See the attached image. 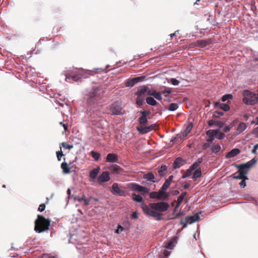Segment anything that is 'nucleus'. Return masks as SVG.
<instances>
[{
	"mask_svg": "<svg viewBox=\"0 0 258 258\" xmlns=\"http://www.w3.org/2000/svg\"><path fill=\"white\" fill-rule=\"evenodd\" d=\"M141 207L144 214L160 221L161 219V217L163 215L160 212L166 211L169 208V205L167 203L160 202L156 203H150L148 205L143 204Z\"/></svg>",
	"mask_w": 258,
	"mask_h": 258,
	"instance_id": "f257e3e1",
	"label": "nucleus"
},
{
	"mask_svg": "<svg viewBox=\"0 0 258 258\" xmlns=\"http://www.w3.org/2000/svg\"><path fill=\"white\" fill-rule=\"evenodd\" d=\"M149 114H142L141 117L139 118L140 125L137 126V130L142 135L146 134L150 131L155 130V124H152L148 125V121L147 115Z\"/></svg>",
	"mask_w": 258,
	"mask_h": 258,
	"instance_id": "f03ea898",
	"label": "nucleus"
},
{
	"mask_svg": "<svg viewBox=\"0 0 258 258\" xmlns=\"http://www.w3.org/2000/svg\"><path fill=\"white\" fill-rule=\"evenodd\" d=\"M51 221L45 218L44 216L38 215L37 218L35 221L34 230L37 233L43 232L49 229Z\"/></svg>",
	"mask_w": 258,
	"mask_h": 258,
	"instance_id": "7ed1b4c3",
	"label": "nucleus"
},
{
	"mask_svg": "<svg viewBox=\"0 0 258 258\" xmlns=\"http://www.w3.org/2000/svg\"><path fill=\"white\" fill-rule=\"evenodd\" d=\"M243 103L246 105H254L258 102L256 94L248 90L242 92Z\"/></svg>",
	"mask_w": 258,
	"mask_h": 258,
	"instance_id": "20e7f679",
	"label": "nucleus"
},
{
	"mask_svg": "<svg viewBox=\"0 0 258 258\" xmlns=\"http://www.w3.org/2000/svg\"><path fill=\"white\" fill-rule=\"evenodd\" d=\"M200 219V216L198 214L194 216H187L185 218L184 220H181L180 222V224L183 226L182 228L187 226V224H191L196 221H198Z\"/></svg>",
	"mask_w": 258,
	"mask_h": 258,
	"instance_id": "39448f33",
	"label": "nucleus"
},
{
	"mask_svg": "<svg viewBox=\"0 0 258 258\" xmlns=\"http://www.w3.org/2000/svg\"><path fill=\"white\" fill-rule=\"evenodd\" d=\"M128 187L131 190L138 191L142 194H148L150 191V189L146 187L142 186L136 183H131L128 185Z\"/></svg>",
	"mask_w": 258,
	"mask_h": 258,
	"instance_id": "423d86ee",
	"label": "nucleus"
},
{
	"mask_svg": "<svg viewBox=\"0 0 258 258\" xmlns=\"http://www.w3.org/2000/svg\"><path fill=\"white\" fill-rule=\"evenodd\" d=\"M252 163L248 162L245 164H242L237 166L238 168V172L241 173V174L246 175L247 173L248 169L252 166Z\"/></svg>",
	"mask_w": 258,
	"mask_h": 258,
	"instance_id": "0eeeda50",
	"label": "nucleus"
},
{
	"mask_svg": "<svg viewBox=\"0 0 258 258\" xmlns=\"http://www.w3.org/2000/svg\"><path fill=\"white\" fill-rule=\"evenodd\" d=\"M111 191L113 195L120 196H124L125 195V191L120 189L117 183H114L112 184Z\"/></svg>",
	"mask_w": 258,
	"mask_h": 258,
	"instance_id": "6e6552de",
	"label": "nucleus"
},
{
	"mask_svg": "<svg viewBox=\"0 0 258 258\" xmlns=\"http://www.w3.org/2000/svg\"><path fill=\"white\" fill-rule=\"evenodd\" d=\"M219 133V130H209L206 132V135L209 138L207 140V142L212 143L214 140V137Z\"/></svg>",
	"mask_w": 258,
	"mask_h": 258,
	"instance_id": "1a4fd4ad",
	"label": "nucleus"
},
{
	"mask_svg": "<svg viewBox=\"0 0 258 258\" xmlns=\"http://www.w3.org/2000/svg\"><path fill=\"white\" fill-rule=\"evenodd\" d=\"M98 90L99 89L97 87H92L91 91L89 93V95L87 101L88 103L90 104L92 102H93L94 103L95 100H96V97Z\"/></svg>",
	"mask_w": 258,
	"mask_h": 258,
	"instance_id": "9d476101",
	"label": "nucleus"
},
{
	"mask_svg": "<svg viewBox=\"0 0 258 258\" xmlns=\"http://www.w3.org/2000/svg\"><path fill=\"white\" fill-rule=\"evenodd\" d=\"M110 179L109 173L108 171L103 172L97 178L98 182H105L108 181Z\"/></svg>",
	"mask_w": 258,
	"mask_h": 258,
	"instance_id": "9b49d317",
	"label": "nucleus"
},
{
	"mask_svg": "<svg viewBox=\"0 0 258 258\" xmlns=\"http://www.w3.org/2000/svg\"><path fill=\"white\" fill-rule=\"evenodd\" d=\"M147 94L149 96H153L155 98L159 101L162 99V93L160 92H157L155 90L148 91Z\"/></svg>",
	"mask_w": 258,
	"mask_h": 258,
	"instance_id": "f8f14e48",
	"label": "nucleus"
},
{
	"mask_svg": "<svg viewBox=\"0 0 258 258\" xmlns=\"http://www.w3.org/2000/svg\"><path fill=\"white\" fill-rule=\"evenodd\" d=\"M53 101L57 104H58L59 106L62 107H66L68 109V111H71V108L69 106V105L64 101V100L62 98L57 99V97L54 98Z\"/></svg>",
	"mask_w": 258,
	"mask_h": 258,
	"instance_id": "ddd939ff",
	"label": "nucleus"
},
{
	"mask_svg": "<svg viewBox=\"0 0 258 258\" xmlns=\"http://www.w3.org/2000/svg\"><path fill=\"white\" fill-rule=\"evenodd\" d=\"M111 113H121V107L119 102H114L110 107Z\"/></svg>",
	"mask_w": 258,
	"mask_h": 258,
	"instance_id": "4468645a",
	"label": "nucleus"
},
{
	"mask_svg": "<svg viewBox=\"0 0 258 258\" xmlns=\"http://www.w3.org/2000/svg\"><path fill=\"white\" fill-rule=\"evenodd\" d=\"M186 195L187 192L186 191H184L182 192L180 196H179L178 197L176 201V208H178L184 200L185 201L186 203L188 202V200L184 198L185 196Z\"/></svg>",
	"mask_w": 258,
	"mask_h": 258,
	"instance_id": "2eb2a0df",
	"label": "nucleus"
},
{
	"mask_svg": "<svg viewBox=\"0 0 258 258\" xmlns=\"http://www.w3.org/2000/svg\"><path fill=\"white\" fill-rule=\"evenodd\" d=\"M185 162L181 158L178 157L174 161V169L179 168L185 164Z\"/></svg>",
	"mask_w": 258,
	"mask_h": 258,
	"instance_id": "dca6fc26",
	"label": "nucleus"
},
{
	"mask_svg": "<svg viewBox=\"0 0 258 258\" xmlns=\"http://www.w3.org/2000/svg\"><path fill=\"white\" fill-rule=\"evenodd\" d=\"M118 160V157L116 154L113 153H109L106 156V161L108 162L114 163L117 162Z\"/></svg>",
	"mask_w": 258,
	"mask_h": 258,
	"instance_id": "f3484780",
	"label": "nucleus"
},
{
	"mask_svg": "<svg viewBox=\"0 0 258 258\" xmlns=\"http://www.w3.org/2000/svg\"><path fill=\"white\" fill-rule=\"evenodd\" d=\"M148 87L146 86H142L138 89L136 93L137 96H144L146 93H148Z\"/></svg>",
	"mask_w": 258,
	"mask_h": 258,
	"instance_id": "a211bd4d",
	"label": "nucleus"
},
{
	"mask_svg": "<svg viewBox=\"0 0 258 258\" xmlns=\"http://www.w3.org/2000/svg\"><path fill=\"white\" fill-rule=\"evenodd\" d=\"M208 124L209 126H212L214 125L217 126H219V127H221L223 125V123L221 121L211 119L209 120Z\"/></svg>",
	"mask_w": 258,
	"mask_h": 258,
	"instance_id": "6ab92c4d",
	"label": "nucleus"
},
{
	"mask_svg": "<svg viewBox=\"0 0 258 258\" xmlns=\"http://www.w3.org/2000/svg\"><path fill=\"white\" fill-rule=\"evenodd\" d=\"M100 167H98L97 168L93 169L90 172L89 176L91 178L93 179H95L99 172Z\"/></svg>",
	"mask_w": 258,
	"mask_h": 258,
	"instance_id": "aec40b11",
	"label": "nucleus"
},
{
	"mask_svg": "<svg viewBox=\"0 0 258 258\" xmlns=\"http://www.w3.org/2000/svg\"><path fill=\"white\" fill-rule=\"evenodd\" d=\"M239 153L240 150L238 149H233L227 154L226 157L228 158H232L236 156Z\"/></svg>",
	"mask_w": 258,
	"mask_h": 258,
	"instance_id": "412c9836",
	"label": "nucleus"
},
{
	"mask_svg": "<svg viewBox=\"0 0 258 258\" xmlns=\"http://www.w3.org/2000/svg\"><path fill=\"white\" fill-rule=\"evenodd\" d=\"M176 242V238L174 237L165 243V247L168 249H172L174 247V243Z\"/></svg>",
	"mask_w": 258,
	"mask_h": 258,
	"instance_id": "4be33fe9",
	"label": "nucleus"
},
{
	"mask_svg": "<svg viewBox=\"0 0 258 258\" xmlns=\"http://www.w3.org/2000/svg\"><path fill=\"white\" fill-rule=\"evenodd\" d=\"M110 170L115 173H120L122 171V168L116 164L112 165L110 167Z\"/></svg>",
	"mask_w": 258,
	"mask_h": 258,
	"instance_id": "5701e85b",
	"label": "nucleus"
},
{
	"mask_svg": "<svg viewBox=\"0 0 258 258\" xmlns=\"http://www.w3.org/2000/svg\"><path fill=\"white\" fill-rule=\"evenodd\" d=\"M246 127L247 125L245 123H240L237 128V134H239L243 132L246 128Z\"/></svg>",
	"mask_w": 258,
	"mask_h": 258,
	"instance_id": "b1692460",
	"label": "nucleus"
},
{
	"mask_svg": "<svg viewBox=\"0 0 258 258\" xmlns=\"http://www.w3.org/2000/svg\"><path fill=\"white\" fill-rule=\"evenodd\" d=\"M61 168L62 169L63 173L64 174H67L71 172L70 168L66 162H62L61 163Z\"/></svg>",
	"mask_w": 258,
	"mask_h": 258,
	"instance_id": "393cba45",
	"label": "nucleus"
},
{
	"mask_svg": "<svg viewBox=\"0 0 258 258\" xmlns=\"http://www.w3.org/2000/svg\"><path fill=\"white\" fill-rule=\"evenodd\" d=\"M146 100L147 103L151 106H156L158 104L157 102L155 100V99L151 96L147 97L146 99Z\"/></svg>",
	"mask_w": 258,
	"mask_h": 258,
	"instance_id": "a878e982",
	"label": "nucleus"
},
{
	"mask_svg": "<svg viewBox=\"0 0 258 258\" xmlns=\"http://www.w3.org/2000/svg\"><path fill=\"white\" fill-rule=\"evenodd\" d=\"M136 80L135 78L128 79L125 83V87H132L136 84Z\"/></svg>",
	"mask_w": 258,
	"mask_h": 258,
	"instance_id": "bb28decb",
	"label": "nucleus"
},
{
	"mask_svg": "<svg viewBox=\"0 0 258 258\" xmlns=\"http://www.w3.org/2000/svg\"><path fill=\"white\" fill-rule=\"evenodd\" d=\"M144 178L148 180L151 181L152 182H155L154 180L155 176L153 173L149 172L147 174L144 175Z\"/></svg>",
	"mask_w": 258,
	"mask_h": 258,
	"instance_id": "cd10ccee",
	"label": "nucleus"
},
{
	"mask_svg": "<svg viewBox=\"0 0 258 258\" xmlns=\"http://www.w3.org/2000/svg\"><path fill=\"white\" fill-rule=\"evenodd\" d=\"M209 44V40H199L197 41V45L201 47H205Z\"/></svg>",
	"mask_w": 258,
	"mask_h": 258,
	"instance_id": "c85d7f7f",
	"label": "nucleus"
},
{
	"mask_svg": "<svg viewBox=\"0 0 258 258\" xmlns=\"http://www.w3.org/2000/svg\"><path fill=\"white\" fill-rule=\"evenodd\" d=\"M193 127V123L192 122H190L188 125L187 126L186 129L183 133V136L186 137L191 131L192 128Z\"/></svg>",
	"mask_w": 258,
	"mask_h": 258,
	"instance_id": "c756f323",
	"label": "nucleus"
},
{
	"mask_svg": "<svg viewBox=\"0 0 258 258\" xmlns=\"http://www.w3.org/2000/svg\"><path fill=\"white\" fill-rule=\"evenodd\" d=\"M132 198L134 201L138 202V203H143V204H144L143 202V198L140 195H138L136 194H132Z\"/></svg>",
	"mask_w": 258,
	"mask_h": 258,
	"instance_id": "7c9ffc66",
	"label": "nucleus"
},
{
	"mask_svg": "<svg viewBox=\"0 0 258 258\" xmlns=\"http://www.w3.org/2000/svg\"><path fill=\"white\" fill-rule=\"evenodd\" d=\"M166 190H162V188L159 190L158 193V200H161L162 198H166L168 195L166 194Z\"/></svg>",
	"mask_w": 258,
	"mask_h": 258,
	"instance_id": "2f4dec72",
	"label": "nucleus"
},
{
	"mask_svg": "<svg viewBox=\"0 0 258 258\" xmlns=\"http://www.w3.org/2000/svg\"><path fill=\"white\" fill-rule=\"evenodd\" d=\"M201 176V169L200 168L197 169L194 172L192 178L196 181L199 177Z\"/></svg>",
	"mask_w": 258,
	"mask_h": 258,
	"instance_id": "473e14b6",
	"label": "nucleus"
},
{
	"mask_svg": "<svg viewBox=\"0 0 258 258\" xmlns=\"http://www.w3.org/2000/svg\"><path fill=\"white\" fill-rule=\"evenodd\" d=\"M218 107L225 111H227L230 109V106L227 103H220L218 105Z\"/></svg>",
	"mask_w": 258,
	"mask_h": 258,
	"instance_id": "72a5a7b5",
	"label": "nucleus"
},
{
	"mask_svg": "<svg viewBox=\"0 0 258 258\" xmlns=\"http://www.w3.org/2000/svg\"><path fill=\"white\" fill-rule=\"evenodd\" d=\"M167 170V166L165 165H162L158 169V172L160 176L164 175V172Z\"/></svg>",
	"mask_w": 258,
	"mask_h": 258,
	"instance_id": "f704fd0d",
	"label": "nucleus"
},
{
	"mask_svg": "<svg viewBox=\"0 0 258 258\" xmlns=\"http://www.w3.org/2000/svg\"><path fill=\"white\" fill-rule=\"evenodd\" d=\"M178 106L177 104L172 103L169 105L167 110L171 111H174L178 108Z\"/></svg>",
	"mask_w": 258,
	"mask_h": 258,
	"instance_id": "c9c22d12",
	"label": "nucleus"
},
{
	"mask_svg": "<svg viewBox=\"0 0 258 258\" xmlns=\"http://www.w3.org/2000/svg\"><path fill=\"white\" fill-rule=\"evenodd\" d=\"M144 101V96H137L136 103L139 106L142 105Z\"/></svg>",
	"mask_w": 258,
	"mask_h": 258,
	"instance_id": "e433bc0d",
	"label": "nucleus"
},
{
	"mask_svg": "<svg viewBox=\"0 0 258 258\" xmlns=\"http://www.w3.org/2000/svg\"><path fill=\"white\" fill-rule=\"evenodd\" d=\"M91 155L92 157L94 159L95 161L98 160L100 157V154L99 153L94 151H92L91 152Z\"/></svg>",
	"mask_w": 258,
	"mask_h": 258,
	"instance_id": "4c0bfd02",
	"label": "nucleus"
},
{
	"mask_svg": "<svg viewBox=\"0 0 258 258\" xmlns=\"http://www.w3.org/2000/svg\"><path fill=\"white\" fill-rule=\"evenodd\" d=\"M212 150L213 152L217 153L221 150V147L218 144H215L213 145Z\"/></svg>",
	"mask_w": 258,
	"mask_h": 258,
	"instance_id": "58836bf2",
	"label": "nucleus"
},
{
	"mask_svg": "<svg viewBox=\"0 0 258 258\" xmlns=\"http://www.w3.org/2000/svg\"><path fill=\"white\" fill-rule=\"evenodd\" d=\"M232 97L233 96L231 94H225L222 97L221 100L223 102H225L230 99H232Z\"/></svg>",
	"mask_w": 258,
	"mask_h": 258,
	"instance_id": "ea45409f",
	"label": "nucleus"
},
{
	"mask_svg": "<svg viewBox=\"0 0 258 258\" xmlns=\"http://www.w3.org/2000/svg\"><path fill=\"white\" fill-rule=\"evenodd\" d=\"M245 177H246V175L243 174H241V173L238 172V174L236 175V173H235L233 175V178L237 179H242L244 178Z\"/></svg>",
	"mask_w": 258,
	"mask_h": 258,
	"instance_id": "a19ab883",
	"label": "nucleus"
},
{
	"mask_svg": "<svg viewBox=\"0 0 258 258\" xmlns=\"http://www.w3.org/2000/svg\"><path fill=\"white\" fill-rule=\"evenodd\" d=\"M192 171L189 168L185 173L183 174V175L182 176V178H185L188 176H189L192 174Z\"/></svg>",
	"mask_w": 258,
	"mask_h": 258,
	"instance_id": "79ce46f5",
	"label": "nucleus"
},
{
	"mask_svg": "<svg viewBox=\"0 0 258 258\" xmlns=\"http://www.w3.org/2000/svg\"><path fill=\"white\" fill-rule=\"evenodd\" d=\"M60 145L62 146L64 148H66L69 150H71L74 147L73 145H69L66 142H63L61 143Z\"/></svg>",
	"mask_w": 258,
	"mask_h": 258,
	"instance_id": "37998d69",
	"label": "nucleus"
},
{
	"mask_svg": "<svg viewBox=\"0 0 258 258\" xmlns=\"http://www.w3.org/2000/svg\"><path fill=\"white\" fill-rule=\"evenodd\" d=\"M82 77H83V76L82 75L77 74V75H73L72 77V78L74 81L77 82V81H79L80 79H82Z\"/></svg>",
	"mask_w": 258,
	"mask_h": 258,
	"instance_id": "c03bdc74",
	"label": "nucleus"
},
{
	"mask_svg": "<svg viewBox=\"0 0 258 258\" xmlns=\"http://www.w3.org/2000/svg\"><path fill=\"white\" fill-rule=\"evenodd\" d=\"M170 185V183H169L168 181L165 180V182L161 187L162 190H166Z\"/></svg>",
	"mask_w": 258,
	"mask_h": 258,
	"instance_id": "a18cd8bd",
	"label": "nucleus"
},
{
	"mask_svg": "<svg viewBox=\"0 0 258 258\" xmlns=\"http://www.w3.org/2000/svg\"><path fill=\"white\" fill-rule=\"evenodd\" d=\"M145 78L146 77L145 76H142L135 78L137 84L139 82H143V81L145 80Z\"/></svg>",
	"mask_w": 258,
	"mask_h": 258,
	"instance_id": "49530a36",
	"label": "nucleus"
},
{
	"mask_svg": "<svg viewBox=\"0 0 258 258\" xmlns=\"http://www.w3.org/2000/svg\"><path fill=\"white\" fill-rule=\"evenodd\" d=\"M150 198L152 199H157L158 200V193L156 191H152L150 194Z\"/></svg>",
	"mask_w": 258,
	"mask_h": 258,
	"instance_id": "de8ad7c7",
	"label": "nucleus"
},
{
	"mask_svg": "<svg viewBox=\"0 0 258 258\" xmlns=\"http://www.w3.org/2000/svg\"><path fill=\"white\" fill-rule=\"evenodd\" d=\"M199 166H200V165H199L198 163H197L195 162V163H193V164H192L190 166L189 168H190L192 171H193V170H195V169H196V170H197V169L199 168Z\"/></svg>",
	"mask_w": 258,
	"mask_h": 258,
	"instance_id": "09e8293b",
	"label": "nucleus"
},
{
	"mask_svg": "<svg viewBox=\"0 0 258 258\" xmlns=\"http://www.w3.org/2000/svg\"><path fill=\"white\" fill-rule=\"evenodd\" d=\"M57 158L58 161H60L61 159V157L63 156L62 152L61 151V148H60V151L56 152Z\"/></svg>",
	"mask_w": 258,
	"mask_h": 258,
	"instance_id": "8fccbe9b",
	"label": "nucleus"
},
{
	"mask_svg": "<svg viewBox=\"0 0 258 258\" xmlns=\"http://www.w3.org/2000/svg\"><path fill=\"white\" fill-rule=\"evenodd\" d=\"M170 83L173 85V86H177L179 84V81L176 79L175 78H171L170 79Z\"/></svg>",
	"mask_w": 258,
	"mask_h": 258,
	"instance_id": "3c124183",
	"label": "nucleus"
},
{
	"mask_svg": "<svg viewBox=\"0 0 258 258\" xmlns=\"http://www.w3.org/2000/svg\"><path fill=\"white\" fill-rule=\"evenodd\" d=\"M247 177H245L244 178L241 179V181L239 183V185L241 187H244L246 186L245 180H247Z\"/></svg>",
	"mask_w": 258,
	"mask_h": 258,
	"instance_id": "603ef678",
	"label": "nucleus"
},
{
	"mask_svg": "<svg viewBox=\"0 0 258 258\" xmlns=\"http://www.w3.org/2000/svg\"><path fill=\"white\" fill-rule=\"evenodd\" d=\"M45 209V205L44 204H41L39 205L38 209V211L40 212H42L43 211H44Z\"/></svg>",
	"mask_w": 258,
	"mask_h": 258,
	"instance_id": "864d4df0",
	"label": "nucleus"
},
{
	"mask_svg": "<svg viewBox=\"0 0 258 258\" xmlns=\"http://www.w3.org/2000/svg\"><path fill=\"white\" fill-rule=\"evenodd\" d=\"M211 143H210V142H207V143H205L203 145V150H206L208 148H209L210 146V144Z\"/></svg>",
	"mask_w": 258,
	"mask_h": 258,
	"instance_id": "5fc2aeb1",
	"label": "nucleus"
},
{
	"mask_svg": "<svg viewBox=\"0 0 258 258\" xmlns=\"http://www.w3.org/2000/svg\"><path fill=\"white\" fill-rule=\"evenodd\" d=\"M171 92H171V90H170V89L166 88L164 90L162 91V92H161V93H162V94H165V93L171 94Z\"/></svg>",
	"mask_w": 258,
	"mask_h": 258,
	"instance_id": "6e6d98bb",
	"label": "nucleus"
},
{
	"mask_svg": "<svg viewBox=\"0 0 258 258\" xmlns=\"http://www.w3.org/2000/svg\"><path fill=\"white\" fill-rule=\"evenodd\" d=\"M190 185L189 182H185L182 184V186L184 189L188 188Z\"/></svg>",
	"mask_w": 258,
	"mask_h": 258,
	"instance_id": "4d7b16f0",
	"label": "nucleus"
},
{
	"mask_svg": "<svg viewBox=\"0 0 258 258\" xmlns=\"http://www.w3.org/2000/svg\"><path fill=\"white\" fill-rule=\"evenodd\" d=\"M131 217L133 219H136L138 217V213L137 212H134L132 213Z\"/></svg>",
	"mask_w": 258,
	"mask_h": 258,
	"instance_id": "13d9d810",
	"label": "nucleus"
},
{
	"mask_svg": "<svg viewBox=\"0 0 258 258\" xmlns=\"http://www.w3.org/2000/svg\"><path fill=\"white\" fill-rule=\"evenodd\" d=\"M123 230V228L120 226L118 225L117 227V229L115 231V233H119L120 231H122Z\"/></svg>",
	"mask_w": 258,
	"mask_h": 258,
	"instance_id": "bf43d9fd",
	"label": "nucleus"
},
{
	"mask_svg": "<svg viewBox=\"0 0 258 258\" xmlns=\"http://www.w3.org/2000/svg\"><path fill=\"white\" fill-rule=\"evenodd\" d=\"M231 126L230 125H227L223 128V132L224 133H227L229 132L231 130Z\"/></svg>",
	"mask_w": 258,
	"mask_h": 258,
	"instance_id": "052dcab7",
	"label": "nucleus"
},
{
	"mask_svg": "<svg viewBox=\"0 0 258 258\" xmlns=\"http://www.w3.org/2000/svg\"><path fill=\"white\" fill-rule=\"evenodd\" d=\"M85 199L86 198L84 195H83V196L81 198L77 197L75 198L76 200H77L79 202H81L82 201H84V199Z\"/></svg>",
	"mask_w": 258,
	"mask_h": 258,
	"instance_id": "680f3d73",
	"label": "nucleus"
},
{
	"mask_svg": "<svg viewBox=\"0 0 258 258\" xmlns=\"http://www.w3.org/2000/svg\"><path fill=\"white\" fill-rule=\"evenodd\" d=\"M91 198H90L89 199H85L83 201L84 202V205L86 206H88L89 204V203L90 202Z\"/></svg>",
	"mask_w": 258,
	"mask_h": 258,
	"instance_id": "e2e57ef3",
	"label": "nucleus"
},
{
	"mask_svg": "<svg viewBox=\"0 0 258 258\" xmlns=\"http://www.w3.org/2000/svg\"><path fill=\"white\" fill-rule=\"evenodd\" d=\"M225 137V134L223 133H220L218 135V139L219 140L223 139Z\"/></svg>",
	"mask_w": 258,
	"mask_h": 258,
	"instance_id": "0e129e2a",
	"label": "nucleus"
},
{
	"mask_svg": "<svg viewBox=\"0 0 258 258\" xmlns=\"http://www.w3.org/2000/svg\"><path fill=\"white\" fill-rule=\"evenodd\" d=\"M203 159L202 158H199L198 159V160L196 161L197 163H198L199 165L200 164L203 162Z\"/></svg>",
	"mask_w": 258,
	"mask_h": 258,
	"instance_id": "69168bd1",
	"label": "nucleus"
},
{
	"mask_svg": "<svg viewBox=\"0 0 258 258\" xmlns=\"http://www.w3.org/2000/svg\"><path fill=\"white\" fill-rule=\"evenodd\" d=\"M60 124H61L63 126L65 131L68 130V125L67 124H64L62 122H60Z\"/></svg>",
	"mask_w": 258,
	"mask_h": 258,
	"instance_id": "338daca9",
	"label": "nucleus"
},
{
	"mask_svg": "<svg viewBox=\"0 0 258 258\" xmlns=\"http://www.w3.org/2000/svg\"><path fill=\"white\" fill-rule=\"evenodd\" d=\"M170 253V252L167 250H165L164 251V255L165 256H168Z\"/></svg>",
	"mask_w": 258,
	"mask_h": 258,
	"instance_id": "774afa93",
	"label": "nucleus"
}]
</instances>
